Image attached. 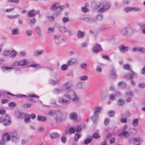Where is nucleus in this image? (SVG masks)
I'll return each instance as SVG.
<instances>
[{"mask_svg": "<svg viewBox=\"0 0 145 145\" xmlns=\"http://www.w3.org/2000/svg\"><path fill=\"white\" fill-rule=\"evenodd\" d=\"M13 69V68L12 67H7L5 66H3L2 68V70L4 71H10Z\"/></svg>", "mask_w": 145, "mask_h": 145, "instance_id": "obj_33", "label": "nucleus"}, {"mask_svg": "<svg viewBox=\"0 0 145 145\" xmlns=\"http://www.w3.org/2000/svg\"><path fill=\"white\" fill-rule=\"evenodd\" d=\"M88 43L87 42H84L81 43V46L83 48H86L87 47Z\"/></svg>", "mask_w": 145, "mask_h": 145, "instance_id": "obj_60", "label": "nucleus"}, {"mask_svg": "<svg viewBox=\"0 0 145 145\" xmlns=\"http://www.w3.org/2000/svg\"><path fill=\"white\" fill-rule=\"evenodd\" d=\"M7 118L3 119V123L4 125H9L10 123V120L9 119L8 116H7Z\"/></svg>", "mask_w": 145, "mask_h": 145, "instance_id": "obj_23", "label": "nucleus"}, {"mask_svg": "<svg viewBox=\"0 0 145 145\" xmlns=\"http://www.w3.org/2000/svg\"><path fill=\"white\" fill-rule=\"evenodd\" d=\"M26 33L28 36L30 37L32 35L33 32L31 30L28 29L26 31Z\"/></svg>", "mask_w": 145, "mask_h": 145, "instance_id": "obj_41", "label": "nucleus"}, {"mask_svg": "<svg viewBox=\"0 0 145 145\" xmlns=\"http://www.w3.org/2000/svg\"><path fill=\"white\" fill-rule=\"evenodd\" d=\"M101 97L102 100H104L106 97L107 95L106 93L105 92H102L101 93Z\"/></svg>", "mask_w": 145, "mask_h": 145, "instance_id": "obj_39", "label": "nucleus"}, {"mask_svg": "<svg viewBox=\"0 0 145 145\" xmlns=\"http://www.w3.org/2000/svg\"><path fill=\"white\" fill-rule=\"evenodd\" d=\"M110 7V5L108 2L100 3L96 7V9L99 12H103L109 9Z\"/></svg>", "mask_w": 145, "mask_h": 145, "instance_id": "obj_3", "label": "nucleus"}, {"mask_svg": "<svg viewBox=\"0 0 145 145\" xmlns=\"http://www.w3.org/2000/svg\"><path fill=\"white\" fill-rule=\"evenodd\" d=\"M35 31L37 34L39 36L42 35V31L40 27L39 26H37L35 27Z\"/></svg>", "mask_w": 145, "mask_h": 145, "instance_id": "obj_25", "label": "nucleus"}, {"mask_svg": "<svg viewBox=\"0 0 145 145\" xmlns=\"http://www.w3.org/2000/svg\"><path fill=\"white\" fill-rule=\"evenodd\" d=\"M17 55V52L15 50H10V56L11 57H15Z\"/></svg>", "mask_w": 145, "mask_h": 145, "instance_id": "obj_28", "label": "nucleus"}, {"mask_svg": "<svg viewBox=\"0 0 145 145\" xmlns=\"http://www.w3.org/2000/svg\"><path fill=\"white\" fill-rule=\"evenodd\" d=\"M102 50L101 45L99 44H96L92 49L93 52L95 53H97Z\"/></svg>", "mask_w": 145, "mask_h": 145, "instance_id": "obj_5", "label": "nucleus"}, {"mask_svg": "<svg viewBox=\"0 0 145 145\" xmlns=\"http://www.w3.org/2000/svg\"><path fill=\"white\" fill-rule=\"evenodd\" d=\"M56 111L54 110H51L48 113V114L50 116H52L56 114Z\"/></svg>", "mask_w": 145, "mask_h": 145, "instance_id": "obj_40", "label": "nucleus"}, {"mask_svg": "<svg viewBox=\"0 0 145 145\" xmlns=\"http://www.w3.org/2000/svg\"><path fill=\"white\" fill-rule=\"evenodd\" d=\"M70 117L71 120L75 121L77 118V113L74 112L71 113L70 114Z\"/></svg>", "mask_w": 145, "mask_h": 145, "instance_id": "obj_18", "label": "nucleus"}, {"mask_svg": "<svg viewBox=\"0 0 145 145\" xmlns=\"http://www.w3.org/2000/svg\"><path fill=\"white\" fill-rule=\"evenodd\" d=\"M72 82H68L67 83L64 84L63 85V86L66 89V93H67L68 91H70L71 90H72L71 89H69V88L72 86Z\"/></svg>", "mask_w": 145, "mask_h": 145, "instance_id": "obj_7", "label": "nucleus"}, {"mask_svg": "<svg viewBox=\"0 0 145 145\" xmlns=\"http://www.w3.org/2000/svg\"><path fill=\"white\" fill-rule=\"evenodd\" d=\"M93 140V138H88L84 140V143L86 144H89L91 142V141Z\"/></svg>", "mask_w": 145, "mask_h": 145, "instance_id": "obj_47", "label": "nucleus"}, {"mask_svg": "<svg viewBox=\"0 0 145 145\" xmlns=\"http://www.w3.org/2000/svg\"><path fill=\"white\" fill-rule=\"evenodd\" d=\"M27 15L29 17H33L35 16V10H32L29 11L28 12Z\"/></svg>", "mask_w": 145, "mask_h": 145, "instance_id": "obj_34", "label": "nucleus"}, {"mask_svg": "<svg viewBox=\"0 0 145 145\" xmlns=\"http://www.w3.org/2000/svg\"><path fill=\"white\" fill-rule=\"evenodd\" d=\"M19 15L18 14H17L14 16L8 15L7 16V17L9 19H14L16 18L17 17H19Z\"/></svg>", "mask_w": 145, "mask_h": 145, "instance_id": "obj_50", "label": "nucleus"}, {"mask_svg": "<svg viewBox=\"0 0 145 145\" xmlns=\"http://www.w3.org/2000/svg\"><path fill=\"white\" fill-rule=\"evenodd\" d=\"M10 50L5 51L3 52V55L5 56H8L10 55Z\"/></svg>", "mask_w": 145, "mask_h": 145, "instance_id": "obj_61", "label": "nucleus"}, {"mask_svg": "<svg viewBox=\"0 0 145 145\" xmlns=\"http://www.w3.org/2000/svg\"><path fill=\"white\" fill-rule=\"evenodd\" d=\"M20 66V61H15L13 63L12 67H15Z\"/></svg>", "mask_w": 145, "mask_h": 145, "instance_id": "obj_55", "label": "nucleus"}, {"mask_svg": "<svg viewBox=\"0 0 145 145\" xmlns=\"http://www.w3.org/2000/svg\"><path fill=\"white\" fill-rule=\"evenodd\" d=\"M140 28L143 30V29H145V23H140L139 24Z\"/></svg>", "mask_w": 145, "mask_h": 145, "instance_id": "obj_57", "label": "nucleus"}, {"mask_svg": "<svg viewBox=\"0 0 145 145\" xmlns=\"http://www.w3.org/2000/svg\"><path fill=\"white\" fill-rule=\"evenodd\" d=\"M98 116L97 115H95L93 114V116L91 117V119L94 123H95L97 122V120H98Z\"/></svg>", "mask_w": 145, "mask_h": 145, "instance_id": "obj_31", "label": "nucleus"}, {"mask_svg": "<svg viewBox=\"0 0 145 145\" xmlns=\"http://www.w3.org/2000/svg\"><path fill=\"white\" fill-rule=\"evenodd\" d=\"M108 114L109 116L110 117H112L114 116L115 113V112L113 111H110L108 112Z\"/></svg>", "mask_w": 145, "mask_h": 145, "instance_id": "obj_51", "label": "nucleus"}, {"mask_svg": "<svg viewBox=\"0 0 145 145\" xmlns=\"http://www.w3.org/2000/svg\"><path fill=\"white\" fill-rule=\"evenodd\" d=\"M48 18L50 22L53 21L55 19V18L53 16H49L48 17Z\"/></svg>", "mask_w": 145, "mask_h": 145, "instance_id": "obj_58", "label": "nucleus"}, {"mask_svg": "<svg viewBox=\"0 0 145 145\" xmlns=\"http://www.w3.org/2000/svg\"><path fill=\"white\" fill-rule=\"evenodd\" d=\"M88 76L87 75H85L80 77L79 79L81 81H86L88 79Z\"/></svg>", "mask_w": 145, "mask_h": 145, "instance_id": "obj_44", "label": "nucleus"}, {"mask_svg": "<svg viewBox=\"0 0 145 145\" xmlns=\"http://www.w3.org/2000/svg\"><path fill=\"white\" fill-rule=\"evenodd\" d=\"M111 74L114 76L116 77L117 75L116 74L115 70L114 69H112L111 71Z\"/></svg>", "mask_w": 145, "mask_h": 145, "instance_id": "obj_59", "label": "nucleus"}, {"mask_svg": "<svg viewBox=\"0 0 145 145\" xmlns=\"http://www.w3.org/2000/svg\"><path fill=\"white\" fill-rule=\"evenodd\" d=\"M110 129L109 128H105L104 130V132L106 133H108V135L107 136H111V135H114V133H110Z\"/></svg>", "mask_w": 145, "mask_h": 145, "instance_id": "obj_36", "label": "nucleus"}, {"mask_svg": "<svg viewBox=\"0 0 145 145\" xmlns=\"http://www.w3.org/2000/svg\"><path fill=\"white\" fill-rule=\"evenodd\" d=\"M56 27L58 29V31L62 33H66L67 29L66 27L64 26L60 25L59 24L57 25Z\"/></svg>", "mask_w": 145, "mask_h": 145, "instance_id": "obj_8", "label": "nucleus"}, {"mask_svg": "<svg viewBox=\"0 0 145 145\" xmlns=\"http://www.w3.org/2000/svg\"><path fill=\"white\" fill-rule=\"evenodd\" d=\"M80 66L81 68L85 69L86 68L87 65L86 63H83L81 64Z\"/></svg>", "mask_w": 145, "mask_h": 145, "instance_id": "obj_53", "label": "nucleus"}, {"mask_svg": "<svg viewBox=\"0 0 145 145\" xmlns=\"http://www.w3.org/2000/svg\"><path fill=\"white\" fill-rule=\"evenodd\" d=\"M65 8L64 5L60 6L59 3H54L50 8V10L53 12L56 11L57 9L59 10V11H61Z\"/></svg>", "mask_w": 145, "mask_h": 145, "instance_id": "obj_4", "label": "nucleus"}, {"mask_svg": "<svg viewBox=\"0 0 145 145\" xmlns=\"http://www.w3.org/2000/svg\"><path fill=\"white\" fill-rule=\"evenodd\" d=\"M82 11L84 12H86L89 11V9L85 7H82Z\"/></svg>", "mask_w": 145, "mask_h": 145, "instance_id": "obj_64", "label": "nucleus"}, {"mask_svg": "<svg viewBox=\"0 0 145 145\" xmlns=\"http://www.w3.org/2000/svg\"><path fill=\"white\" fill-rule=\"evenodd\" d=\"M138 51H139L141 52H145V49L143 47L138 48Z\"/></svg>", "mask_w": 145, "mask_h": 145, "instance_id": "obj_63", "label": "nucleus"}, {"mask_svg": "<svg viewBox=\"0 0 145 145\" xmlns=\"http://www.w3.org/2000/svg\"><path fill=\"white\" fill-rule=\"evenodd\" d=\"M76 60L74 58H72L68 61L67 64L69 67L72 65L76 64Z\"/></svg>", "mask_w": 145, "mask_h": 145, "instance_id": "obj_17", "label": "nucleus"}, {"mask_svg": "<svg viewBox=\"0 0 145 145\" xmlns=\"http://www.w3.org/2000/svg\"><path fill=\"white\" fill-rule=\"evenodd\" d=\"M61 36L59 35H56L53 37V39L56 44H57L59 42Z\"/></svg>", "mask_w": 145, "mask_h": 145, "instance_id": "obj_19", "label": "nucleus"}, {"mask_svg": "<svg viewBox=\"0 0 145 145\" xmlns=\"http://www.w3.org/2000/svg\"><path fill=\"white\" fill-rule=\"evenodd\" d=\"M138 119H135L133 120L132 122V125L134 127H136L138 125Z\"/></svg>", "mask_w": 145, "mask_h": 145, "instance_id": "obj_42", "label": "nucleus"}, {"mask_svg": "<svg viewBox=\"0 0 145 145\" xmlns=\"http://www.w3.org/2000/svg\"><path fill=\"white\" fill-rule=\"evenodd\" d=\"M58 102L60 103L65 105H67L70 104L71 103V101H70L63 99L61 97L58 98Z\"/></svg>", "mask_w": 145, "mask_h": 145, "instance_id": "obj_9", "label": "nucleus"}, {"mask_svg": "<svg viewBox=\"0 0 145 145\" xmlns=\"http://www.w3.org/2000/svg\"><path fill=\"white\" fill-rule=\"evenodd\" d=\"M120 135L123 136H128L130 135L128 131H125L121 132Z\"/></svg>", "mask_w": 145, "mask_h": 145, "instance_id": "obj_49", "label": "nucleus"}, {"mask_svg": "<svg viewBox=\"0 0 145 145\" xmlns=\"http://www.w3.org/2000/svg\"><path fill=\"white\" fill-rule=\"evenodd\" d=\"M18 137H10V140H11L14 142H16L19 139Z\"/></svg>", "mask_w": 145, "mask_h": 145, "instance_id": "obj_35", "label": "nucleus"}, {"mask_svg": "<svg viewBox=\"0 0 145 145\" xmlns=\"http://www.w3.org/2000/svg\"><path fill=\"white\" fill-rule=\"evenodd\" d=\"M124 10L126 12H129L131 11V7H126L124 8Z\"/></svg>", "mask_w": 145, "mask_h": 145, "instance_id": "obj_45", "label": "nucleus"}, {"mask_svg": "<svg viewBox=\"0 0 145 145\" xmlns=\"http://www.w3.org/2000/svg\"><path fill=\"white\" fill-rule=\"evenodd\" d=\"M75 131L77 132H79L81 131V128L80 127L77 126L75 129Z\"/></svg>", "mask_w": 145, "mask_h": 145, "instance_id": "obj_62", "label": "nucleus"}, {"mask_svg": "<svg viewBox=\"0 0 145 145\" xmlns=\"http://www.w3.org/2000/svg\"><path fill=\"white\" fill-rule=\"evenodd\" d=\"M118 85L119 88L121 89L124 88L126 86V84L125 83L122 81L119 82Z\"/></svg>", "mask_w": 145, "mask_h": 145, "instance_id": "obj_29", "label": "nucleus"}, {"mask_svg": "<svg viewBox=\"0 0 145 145\" xmlns=\"http://www.w3.org/2000/svg\"><path fill=\"white\" fill-rule=\"evenodd\" d=\"M124 103V101L123 99H119L118 102V105L119 106L122 105Z\"/></svg>", "mask_w": 145, "mask_h": 145, "instance_id": "obj_48", "label": "nucleus"}, {"mask_svg": "<svg viewBox=\"0 0 145 145\" xmlns=\"http://www.w3.org/2000/svg\"><path fill=\"white\" fill-rule=\"evenodd\" d=\"M135 73L132 71H131L129 74H127L125 76V78L126 79H130L134 77Z\"/></svg>", "mask_w": 145, "mask_h": 145, "instance_id": "obj_15", "label": "nucleus"}, {"mask_svg": "<svg viewBox=\"0 0 145 145\" xmlns=\"http://www.w3.org/2000/svg\"><path fill=\"white\" fill-rule=\"evenodd\" d=\"M10 137H2L1 140L0 144L1 145H5L6 141H8L10 140Z\"/></svg>", "mask_w": 145, "mask_h": 145, "instance_id": "obj_10", "label": "nucleus"}, {"mask_svg": "<svg viewBox=\"0 0 145 145\" xmlns=\"http://www.w3.org/2000/svg\"><path fill=\"white\" fill-rule=\"evenodd\" d=\"M69 67V66L67 65V64H63L61 66V68L63 71H65Z\"/></svg>", "mask_w": 145, "mask_h": 145, "instance_id": "obj_37", "label": "nucleus"}, {"mask_svg": "<svg viewBox=\"0 0 145 145\" xmlns=\"http://www.w3.org/2000/svg\"><path fill=\"white\" fill-rule=\"evenodd\" d=\"M119 49L121 52L123 53L127 51L128 47L127 46H125L123 45H122L119 46Z\"/></svg>", "mask_w": 145, "mask_h": 145, "instance_id": "obj_14", "label": "nucleus"}, {"mask_svg": "<svg viewBox=\"0 0 145 145\" xmlns=\"http://www.w3.org/2000/svg\"><path fill=\"white\" fill-rule=\"evenodd\" d=\"M20 66H23L27 65L28 64L27 59H24L20 61Z\"/></svg>", "mask_w": 145, "mask_h": 145, "instance_id": "obj_24", "label": "nucleus"}, {"mask_svg": "<svg viewBox=\"0 0 145 145\" xmlns=\"http://www.w3.org/2000/svg\"><path fill=\"white\" fill-rule=\"evenodd\" d=\"M133 95L132 92L129 91L126 93L125 97L126 98V101L127 102H129L131 101V99L133 97Z\"/></svg>", "mask_w": 145, "mask_h": 145, "instance_id": "obj_6", "label": "nucleus"}, {"mask_svg": "<svg viewBox=\"0 0 145 145\" xmlns=\"http://www.w3.org/2000/svg\"><path fill=\"white\" fill-rule=\"evenodd\" d=\"M107 138L109 139L110 140V144L114 143L115 138L113 137H107Z\"/></svg>", "mask_w": 145, "mask_h": 145, "instance_id": "obj_32", "label": "nucleus"}, {"mask_svg": "<svg viewBox=\"0 0 145 145\" xmlns=\"http://www.w3.org/2000/svg\"><path fill=\"white\" fill-rule=\"evenodd\" d=\"M66 98L71 100L74 102H76L80 100V98L76 95L73 90L68 91L67 93L64 95Z\"/></svg>", "mask_w": 145, "mask_h": 145, "instance_id": "obj_2", "label": "nucleus"}, {"mask_svg": "<svg viewBox=\"0 0 145 145\" xmlns=\"http://www.w3.org/2000/svg\"><path fill=\"white\" fill-rule=\"evenodd\" d=\"M36 22V20L35 18H33L29 19L28 21L29 24L30 25H34Z\"/></svg>", "mask_w": 145, "mask_h": 145, "instance_id": "obj_30", "label": "nucleus"}, {"mask_svg": "<svg viewBox=\"0 0 145 145\" xmlns=\"http://www.w3.org/2000/svg\"><path fill=\"white\" fill-rule=\"evenodd\" d=\"M69 21V19L68 18L64 17L62 19V22L64 23L68 22Z\"/></svg>", "mask_w": 145, "mask_h": 145, "instance_id": "obj_54", "label": "nucleus"}, {"mask_svg": "<svg viewBox=\"0 0 145 145\" xmlns=\"http://www.w3.org/2000/svg\"><path fill=\"white\" fill-rule=\"evenodd\" d=\"M123 67L124 69L128 70H129L131 69V66L129 64H125L123 65Z\"/></svg>", "mask_w": 145, "mask_h": 145, "instance_id": "obj_43", "label": "nucleus"}, {"mask_svg": "<svg viewBox=\"0 0 145 145\" xmlns=\"http://www.w3.org/2000/svg\"><path fill=\"white\" fill-rule=\"evenodd\" d=\"M85 36V33L84 32L82 31H81L78 30V31L77 36L80 39H82L84 38Z\"/></svg>", "mask_w": 145, "mask_h": 145, "instance_id": "obj_22", "label": "nucleus"}, {"mask_svg": "<svg viewBox=\"0 0 145 145\" xmlns=\"http://www.w3.org/2000/svg\"><path fill=\"white\" fill-rule=\"evenodd\" d=\"M20 33V29L18 28H14L11 31V33L13 35H16Z\"/></svg>", "mask_w": 145, "mask_h": 145, "instance_id": "obj_20", "label": "nucleus"}, {"mask_svg": "<svg viewBox=\"0 0 145 145\" xmlns=\"http://www.w3.org/2000/svg\"><path fill=\"white\" fill-rule=\"evenodd\" d=\"M131 11H138L139 12L141 10L140 8L136 7H131Z\"/></svg>", "mask_w": 145, "mask_h": 145, "instance_id": "obj_38", "label": "nucleus"}, {"mask_svg": "<svg viewBox=\"0 0 145 145\" xmlns=\"http://www.w3.org/2000/svg\"><path fill=\"white\" fill-rule=\"evenodd\" d=\"M60 79H57L56 80H49V84L52 85H55L58 84L59 81Z\"/></svg>", "mask_w": 145, "mask_h": 145, "instance_id": "obj_26", "label": "nucleus"}, {"mask_svg": "<svg viewBox=\"0 0 145 145\" xmlns=\"http://www.w3.org/2000/svg\"><path fill=\"white\" fill-rule=\"evenodd\" d=\"M44 52V50H38L34 52L33 55L35 56H38L43 54Z\"/></svg>", "mask_w": 145, "mask_h": 145, "instance_id": "obj_21", "label": "nucleus"}, {"mask_svg": "<svg viewBox=\"0 0 145 145\" xmlns=\"http://www.w3.org/2000/svg\"><path fill=\"white\" fill-rule=\"evenodd\" d=\"M54 27H51L49 28L48 30V32L49 33H53L54 32Z\"/></svg>", "mask_w": 145, "mask_h": 145, "instance_id": "obj_56", "label": "nucleus"}, {"mask_svg": "<svg viewBox=\"0 0 145 145\" xmlns=\"http://www.w3.org/2000/svg\"><path fill=\"white\" fill-rule=\"evenodd\" d=\"M95 19L97 20H101L103 19V16L101 15H98L95 17Z\"/></svg>", "mask_w": 145, "mask_h": 145, "instance_id": "obj_52", "label": "nucleus"}, {"mask_svg": "<svg viewBox=\"0 0 145 145\" xmlns=\"http://www.w3.org/2000/svg\"><path fill=\"white\" fill-rule=\"evenodd\" d=\"M15 114L17 118H24L26 116V114L25 113L19 111L16 112Z\"/></svg>", "mask_w": 145, "mask_h": 145, "instance_id": "obj_12", "label": "nucleus"}, {"mask_svg": "<svg viewBox=\"0 0 145 145\" xmlns=\"http://www.w3.org/2000/svg\"><path fill=\"white\" fill-rule=\"evenodd\" d=\"M61 91V90L59 89L56 88L53 91V92L54 93L58 94L60 93Z\"/></svg>", "mask_w": 145, "mask_h": 145, "instance_id": "obj_46", "label": "nucleus"}, {"mask_svg": "<svg viewBox=\"0 0 145 145\" xmlns=\"http://www.w3.org/2000/svg\"><path fill=\"white\" fill-rule=\"evenodd\" d=\"M102 108V106H99L96 107L94 110V114L95 115H97L99 116V115L100 113V112Z\"/></svg>", "mask_w": 145, "mask_h": 145, "instance_id": "obj_16", "label": "nucleus"}, {"mask_svg": "<svg viewBox=\"0 0 145 145\" xmlns=\"http://www.w3.org/2000/svg\"><path fill=\"white\" fill-rule=\"evenodd\" d=\"M84 20L89 23H93L96 21V19H95V18H93L90 17L85 18Z\"/></svg>", "mask_w": 145, "mask_h": 145, "instance_id": "obj_13", "label": "nucleus"}, {"mask_svg": "<svg viewBox=\"0 0 145 145\" xmlns=\"http://www.w3.org/2000/svg\"><path fill=\"white\" fill-rule=\"evenodd\" d=\"M17 131L14 130L12 132L9 133H5L3 134V136H10V135L12 136H15L18 135Z\"/></svg>", "mask_w": 145, "mask_h": 145, "instance_id": "obj_11", "label": "nucleus"}, {"mask_svg": "<svg viewBox=\"0 0 145 145\" xmlns=\"http://www.w3.org/2000/svg\"><path fill=\"white\" fill-rule=\"evenodd\" d=\"M37 119L39 121L42 122H44L46 121V118L44 116L40 115L38 116Z\"/></svg>", "mask_w": 145, "mask_h": 145, "instance_id": "obj_27", "label": "nucleus"}, {"mask_svg": "<svg viewBox=\"0 0 145 145\" xmlns=\"http://www.w3.org/2000/svg\"><path fill=\"white\" fill-rule=\"evenodd\" d=\"M134 30L129 27H126L123 28L120 30V35L124 36H130L134 33Z\"/></svg>", "mask_w": 145, "mask_h": 145, "instance_id": "obj_1", "label": "nucleus"}]
</instances>
